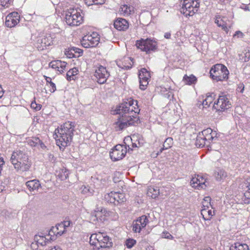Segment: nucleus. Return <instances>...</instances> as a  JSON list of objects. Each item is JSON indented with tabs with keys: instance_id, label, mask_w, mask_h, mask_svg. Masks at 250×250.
<instances>
[{
	"instance_id": "5701e85b",
	"label": "nucleus",
	"mask_w": 250,
	"mask_h": 250,
	"mask_svg": "<svg viewBox=\"0 0 250 250\" xmlns=\"http://www.w3.org/2000/svg\"><path fill=\"white\" fill-rule=\"evenodd\" d=\"M117 65L120 68L127 69L131 68L132 66V61L130 58L124 57L116 61Z\"/></svg>"
},
{
	"instance_id": "58836bf2",
	"label": "nucleus",
	"mask_w": 250,
	"mask_h": 250,
	"mask_svg": "<svg viewBox=\"0 0 250 250\" xmlns=\"http://www.w3.org/2000/svg\"><path fill=\"white\" fill-rule=\"evenodd\" d=\"M214 95L213 94L207 95L206 99L203 101L202 104L204 107H208L214 100Z\"/></svg>"
},
{
	"instance_id": "7ed1b4c3",
	"label": "nucleus",
	"mask_w": 250,
	"mask_h": 250,
	"mask_svg": "<svg viewBox=\"0 0 250 250\" xmlns=\"http://www.w3.org/2000/svg\"><path fill=\"white\" fill-rule=\"evenodd\" d=\"M10 161L16 171L20 172L29 171L32 165V161L28 155L20 150L13 152Z\"/></svg>"
},
{
	"instance_id": "f704fd0d",
	"label": "nucleus",
	"mask_w": 250,
	"mask_h": 250,
	"mask_svg": "<svg viewBox=\"0 0 250 250\" xmlns=\"http://www.w3.org/2000/svg\"><path fill=\"white\" fill-rule=\"evenodd\" d=\"M56 175L61 180H64L68 177V171L65 168H61L56 171Z\"/></svg>"
},
{
	"instance_id": "864d4df0",
	"label": "nucleus",
	"mask_w": 250,
	"mask_h": 250,
	"mask_svg": "<svg viewBox=\"0 0 250 250\" xmlns=\"http://www.w3.org/2000/svg\"><path fill=\"white\" fill-rule=\"evenodd\" d=\"M219 102V99H218L214 103V104L212 107V109L214 110L215 111H217L218 109L217 108L218 106V103Z\"/></svg>"
},
{
	"instance_id": "bf43d9fd",
	"label": "nucleus",
	"mask_w": 250,
	"mask_h": 250,
	"mask_svg": "<svg viewBox=\"0 0 250 250\" xmlns=\"http://www.w3.org/2000/svg\"><path fill=\"white\" fill-rule=\"evenodd\" d=\"M4 93V90L3 89L1 85L0 84V99L3 97Z\"/></svg>"
},
{
	"instance_id": "cd10ccee",
	"label": "nucleus",
	"mask_w": 250,
	"mask_h": 250,
	"mask_svg": "<svg viewBox=\"0 0 250 250\" xmlns=\"http://www.w3.org/2000/svg\"><path fill=\"white\" fill-rule=\"evenodd\" d=\"M26 186L30 191H34L39 189L41 184L39 180L35 179L27 181Z\"/></svg>"
},
{
	"instance_id": "774afa93",
	"label": "nucleus",
	"mask_w": 250,
	"mask_h": 250,
	"mask_svg": "<svg viewBox=\"0 0 250 250\" xmlns=\"http://www.w3.org/2000/svg\"><path fill=\"white\" fill-rule=\"evenodd\" d=\"M132 147H137V145L134 143H132Z\"/></svg>"
},
{
	"instance_id": "8fccbe9b",
	"label": "nucleus",
	"mask_w": 250,
	"mask_h": 250,
	"mask_svg": "<svg viewBox=\"0 0 250 250\" xmlns=\"http://www.w3.org/2000/svg\"><path fill=\"white\" fill-rule=\"evenodd\" d=\"M244 36V34L241 32L240 31H237L235 32V34L233 35V37H237L239 38H243Z\"/></svg>"
},
{
	"instance_id": "20e7f679",
	"label": "nucleus",
	"mask_w": 250,
	"mask_h": 250,
	"mask_svg": "<svg viewBox=\"0 0 250 250\" xmlns=\"http://www.w3.org/2000/svg\"><path fill=\"white\" fill-rule=\"evenodd\" d=\"M89 243L92 250H107L113 246L112 238L106 232L101 231L92 233Z\"/></svg>"
},
{
	"instance_id": "a19ab883",
	"label": "nucleus",
	"mask_w": 250,
	"mask_h": 250,
	"mask_svg": "<svg viewBox=\"0 0 250 250\" xmlns=\"http://www.w3.org/2000/svg\"><path fill=\"white\" fill-rule=\"evenodd\" d=\"M173 144V139L171 137L167 138L163 144V147L162 148L161 150V152L163 150L167 149L172 147Z\"/></svg>"
},
{
	"instance_id": "79ce46f5",
	"label": "nucleus",
	"mask_w": 250,
	"mask_h": 250,
	"mask_svg": "<svg viewBox=\"0 0 250 250\" xmlns=\"http://www.w3.org/2000/svg\"><path fill=\"white\" fill-rule=\"evenodd\" d=\"M85 3L88 6L93 4H103L105 3V0H84Z\"/></svg>"
},
{
	"instance_id": "603ef678",
	"label": "nucleus",
	"mask_w": 250,
	"mask_h": 250,
	"mask_svg": "<svg viewBox=\"0 0 250 250\" xmlns=\"http://www.w3.org/2000/svg\"><path fill=\"white\" fill-rule=\"evenodd\" d=\"M237 91L238 92H240L241 93H243V91L244 90V85L243 84L241 83V84H240L239 85H238V87L237 89Z\"/></svg>"
},
{
	"instance_id": "69168bd1",
	"label": "nucleus",
	"mask_w": 250,
	"mask_h": 250,
	"mask_svg": "<svg viewBox=\"0 0 250 250\" xmlns=\"http://www.w3.org/2000/svg\"><path fill=\"white\" fill-rule=\"evenodd\" d=\"M49 250H60L59 248H57L56 247H54V248H52Z\"/></svg>"
},
{
	"instance_id": "49530a36",
	"label": "nucleus",
	"mask_w": 250,
	"mask_h": 250,
	"mask_svg": "<svg viewBox=\"0 0 250 250\" xmlns=\"http://www.w3.org/2000/svg\"><path fill=\"white\" fill-rule=\"evenodd\" d=\"M11 0H0V6L3 7H8Z\"/></svg>"
},
{
	"instance_id": "6ab92c4d",
	"label": "nucleus",
	"mask_w": 250,
	"mask_h": 250,
	"mask_svg": "<svg viewBox=\"0 0 250 250\" xmlns=\"http://www.w3.org/2000/svg\"><path fill=\"white\" fill-rule=\"evenodd\" d=\"M20 16L18 12H13L9 14L6 17L5 25L8 27H15L20 22Z\"/></svg>"
},
{
	"instance_id": "39448f33",
	"label": "nucleus",
	"mask_w": 250,
	"mask_h": 250,
	"mask_svg": "<svg viewBox=\"0 0 250 250\" xmlns=\"http://www.w3.org/2000/svg\"><path fill=\"white\" fill-rule=\"evenodd\" d=\"M180 12L186 17H192L199 10L200 0H180Z\"/></svg>"
},
{
	"instance_id": "aec40b11",
	"label": "nucleus",
	"mask_w": 250,
	"mask_h": 250,
	"mask_svg": "<svg viewBox=\"0 0 250 250\" xmlns=\"http://www.w3.org/2000/svg\"><path fill=\"white\" fill-rule=\"evenodd\" d=\"M67 63L60 60L52 61L49 63V67L54 69L60 74H62L65 70Z\"/></svg>"
},
{
	"instance_id": "72a5a7b5",
	"label": "nucleus",
	"mask_w": 250,
	"mask_h": 250,
	"mask_svg": "<svg viewBox=\"0 0 250 250\" xmlns=\"http://www.w3.org/2000/svg\"><path fill=\"white\" fill-rule=\"evenodd\" d=\"M220 81L227 80L229 74L227 67L224 64L220 63Z\"/></svg>"
},
{
	"instance_id": "ea45409f",
	"label": "nucleus",
	"mask_w": 250,
	"mask_h": 250,
	"mask_svg": "<svg viewBox=\"0 0 250 250\" xmlns=\"http://www.w3.org/2000/svg\"><path fill=\"white\" fill-rule=\"evenodd\" d=\"M231 27V23L229 21L228 22L224 21L222 20L221 22L220 21V27L225 32V34H228Z\"/></svg>"
},
{
	"instance_id": "2eb2a0df",
	"label": "nucleus",
	"mask_w": 250,
	"mask_h": 250,
	"mask_svg": "<svg viewBox=\"0 0 250 250\" xmlns=\"http://www.w3.org/2000/svg\"><path fill=\"white\" fill-rule=\"evenodd\" d=\"M105 198L108 202L115 205L116 203H122L126 201L124 193L114 191H111L105 195Z\"/></svg>"
},
{
	"instance_id": "c9c22d12",
	"label": "nucleus",
	"mask_w": 250,
	"mask_h": 250,
	"mask_svg": "<svg viewBox=\"0 0 250 250\" xmlns=\"http://www.w3.org/2000/svg\"><path fill=\"white\" fill-rule=\"evenodd\" d=\"M230 250H249V249L246 244L235 243L231 246Z\"/></svg>"
},
{
	"instance_id": "f8f14e48",
	"label": "nucleus",
	"mask_w": 250,
	"mask_h": 250,
	"mask_svg": "<svg viewBox=\"0 0 250 250\" xmlns=\"http://www.w3.org/2000/svg\"><path fill=\"white\" fill-rule=\"evenodd\" d=\"M127 152V148L125 146L117 145L110 151V158L113 161H117L122 159L125 157Z\"/></svg>"
},
{
	"instance_id": "4c0bfd02",
	"label": "nucleus",
	"mask_w": 250,
	"mask_h": 250,
	"mask_svg": "<svg viewBox=\"0 0 250 250\" xmlns=\"http://www.w3.org/2000/svg\"><path fill=\"white\" fill-rule=\"evenodd\" d=\"M26 142L28 145L32 147H35L39 145L40 139L39 137H32L26 139Z\"/></svg>"
},
{
	"instance_id": "3c124183",
	"label": "nucleus",
	"mask_w": 250,
	"mask_h": 250,
	"mask_svg": "<svg viewBox=\"0 0 250 250\" xmlns=\"http://www.w3.org/2000/svg\"><path fill=\"white\" fill-rule=\"evenodd\" d=\"M250 59V51H248L245 54L244 61L247 62Z\"/></svg>"
},
{
	"instance_id": "423d86ee",
	"label": "nucleus",
	"mask_w": 250,
	"mask_h": 250,
	"mask_svg": "<svg viewBox=\"0 0 250 250\" xmlns=\"http://www.w3.org/2000/svg\"><path fill=\"white\" fill-rule=\"evenodd\" d=\"M65 21L70 26H78L84 22L82 13L76 9L70 8L65 12Z\"/></svg>"
},
{
	"instance_id": "0e129e2a",
	"label": "nucleus",
	"mask_w": 250,
	"mask_h": 250,
	"mask_svg": "<svg viewBox=\"0 0 250 250\" xmlns=\"http://www.w3.org/2000/svg\"><path fill=\"white\" fill-rule=\"evenodd\" d=\"M222 0H220V2L222 1ZM230 1V0H223V2H224L225 4H227L229 3Z\"/></svg>"
},
{
	"instance_id": "9d476101",
	"label": "nucleus",
	"mask_w": 250,
	"mask_h": 250,
	"mask_svg": "<svg viewBox=\"0 0 250 250\" xmlns=\"http://www.w3.org/2000/svg\"><path fill=\"white\" fill-rule=\"evenodd\" d=\"M210 197H205L202 201L201 214L205 220H210L215 214L214 209L210 204Z\"/></svg>"
},
{
	"instance_id": "6e6552de",
	"label": "nucleus",
	"mask_w": 250,
	"mask_h": 250,
	"mask_svg": "<svg viewBox=\"0 0 250 250\" xmlns=\"http://www.w3.org/2000/svg\"><path fill=\"white\" fill-rule=\"evenodd\" d=\"M111 213L110 211L104 208H98L91 212L90 220L95 224L98 223H103L108 219Z\"/></svg>"
},
{
	"instance_id": "6e6d98bb",
	"label": "nucleus",
	"mask_w": 250,
	"mask_h": 250,
	"mask_svg": "<svg viewBox=\"0 0 250 250\" xmlns=\"http://www.w3.org/2000/svg\"><path fill=\"white\" fill-rule=\"evenodd\" d=\"M132 140V139L130 137H125L124 140V143L125 144V146H127L128 147H129V145L127 144V142H129Z\"/></svg>"
},
{
	"instance_id": "dca6fc26",
	"label": "nucleus",
	"mask_w": 250,
	"mask_h": 250,
	"mask_svg": "<svg viewBox=\"0 0 250 250\" xmlns=\"http://www.w3.org/2000/svg\"><path fill=\"white\" fill-rule=\"evenodd\" d=\"M149 222L146 216L142 215L134 221L132 224V230L135 233H140Z\"/></svg>"
},
{
	"instance_id": "393cba45",
	"label": "nucleus",
	"mask_w": 250,
	"mask_h": 250,
	"mask_svg": "<svg viewBox=\"0 0 250 250\" xmlns=\"http://www.w3.org/2000/svg\"><path fill=\"white\" fill-rule=\"evenodd\" d=\"M83 50L76 47H71L66 49L64 54L67 58H73L79 57L82 55Z\"/></svg>"
},
{
	"instance_id": "7c9ffc66",
	"label": "nucleus",
	"mask_w": 250,
	"mask_h": 250,
	"mask_svg": "<svg viewBox=\"0 0 250 250\" xmlns=\"http://www.w3.org/2000/svg\"><path fill=\"white\" fill-rule=\"evenodd\" d=\"M78 73V69L76 67H73L67 72L66 79L69 81H74L77 79Z\"/></svg>"
},
{
	"instance_id": "052dcab7",
	"label": "nucleus",
	"mask_w": 250,
	"mask_h": 250,
	"mask_svg": "<svg viewBox=\"0 0 250 250\" xmlns=\"http://www.w3.org/2000/svg\"><path fill=\"white\" fill-rule=\"evenodd\" d=\"M164 37L166 39H169L171 37V33L170 32H166L165 33Z\"/></svg>"
},
{
	"instance_id": "c03bdc74",
	"label": "nucleus",
	"mask_w": 250,
	"mask_h": 250,
	"mask_svg": "<svg viewBox=\"0 0 250 250\" xmlns=\"http://www.w3.org/2000/svg\"><path fill=\"white\" fill-rule=\"evenodd\" d=\"M42 105L41 104H37L35 100L31 104V107L35 111H39L42 108Z\"/></svg>"
},
{
	"instance_id": "c85d7f7f",
	"label": "nucleus",
	"mask_w": 250,
	"mask_h": 250,
	"mask_svg": "<svg viewBox=\"0 0 250 250\" xmlns=\"http://www.w3.org/2000/svg\"><path fill=\"white\" fill-rule=\"evenodd\" d=\"M183 82L186 85H190L195 84L197 82V78L193 74L188 75L185 74L182 80Z\"/></svg>"
},
{
	"instance_id": "412c9836",
	"label": "nucleus",
	"mask_w": 250,
	"mask_h": 250,
	"mask_svg": "<svg viewBox=\"0 0 250 250\" xmlns=\"http://www.w3.org/2000/svg\"><path fill=\"white\" fill-rule=\"evenodd\" d=\"M129 22L125 19L118 18L114 20V27L119 31H125L129 28Z\"/></svg>"
},
{
	"instance_id": "0eeeda50",
	"label": "nucleus",
	"mask_w": 250,
	"mask_h": 250,
	"mask_svg": "<svg viewBox=\"0 0 250 250\" xmlns=\"http://www.w3.org/2000/svg\"><path fill=\"white\" fill-rule=\"evenodd\" d=\"M135 45L138 49H140L142 51L149 54L157 49V42L149 38L141 39L136 41Z\"/></svg>"
},
{
	"instance_id": "f3484780",
	"label": "nucleus",
	"mask_w": 250,
	"mask_h": 250,
	"mask_svg": "<svg viewBox=\"0 0 250 250\" xmlns=\"http://www.w3.org/2000/svg\"><path fill=\"white\" fill-rule=\"evenodd\" d=\"M243 187L245 192L244 193L241 199L239 198L240 195L238 196V202L240 204H250V178H247L245 180Z\"/></svg>"
},
{
	"instance_id": "37998d69",
	"label": "nucleus",
	"mask_w": 250,
	"mask_h": 250,
	"mask_svg": "<svg viewBox=\"0 0 250 250\" xmlns=\"http://www.w3.org/2000/svg\"><path fill=\"white\" fill-rule=\"evenodd\" d=\"M136 244V240L133 238H128L125 241V246L128 249L132 248Z\"/></svg>"
},
{
	"instance_id": "338daca9",
	"label": "nucleus",
	"mask_w": 250,
	"mask_h": 250,
	"mask_svg": "<svg viewBox=\"0 0 250 250\" xmlns=\"http://www.w3.org/2000/svg\"><path fill=\"white\" fill-rule=\"evenodd\" d=\"M215 22L219 26V20H218L217 17H216Z\"/></svg>"
},
{
	"instance_id": "4468645a",
	"label": "nucleus",
	"mask_w": 250,
	"mask_h": 250,
	"mask_svg": "<svg viewBox=\"0 0 250 250\" xmlns=\"http://www.w3.org/2000/svg\"><path fill=\"white\" fill-rule=\"evenodd\" d=\"M140 83V88L142 90L146 89L150 79V73L145 68H141L138 74Z\"/></svg>"
},
{
	"instance_id": "a18cd8bd",
	"label": "nucleus",
	"mask_w": 250,
	"mask_h": 250,
	"mask_svg": "<svg viewBox=\"0 0 250 250\" xmlns=\"http://www.w3.org/2000/svg\"><path fill=\"white\" fill-rule=\"evenodd\" d=\"M46 86L48 87V90L50 93H54L56 90V86L53 82L50 83Z\"/></svg>"
},
{
	"instance_id": "5fc2aeb1",
	"label": "nucleus",
	"mask_w": 250,
	"mask_h": 250,
	"mask_svg": "<svg viewBox=\"0 0 250 250\" xmlns=\"http://www.w3.org/2000/svg\"><path fill=\"white\" fill-rule=\"evenodd\" d=\"M5 164V161L3 158L0 157V169L2 170L3 166Z\"/></svg>"
},
{
	"instance_id": "b1692460",
	"label": "nucleus",
	"mask_w": 250,
	"mask_h": 250,
	"mask_svg": "<svg viewBox=\"0 0 250 250\" xmlns=\"http://www.w3.org/2000/svg\"><path fill=\"white\" fill-rule=\"evenodd\" d=\"M50 235L49 234L45 236L36 235L35 237V242L32 243L31 247H33L34 245H40L41 246L46 245L50 242V239H51Z\"/></svg>"
},
{
	"instance_id": "4d7b16f0",
	"label": "nucleus",
	"mask_w": 250,
	"mask_h": 250,
	"mask_svg": "<svg viewBox=\"0 0 250 250\" xmlns=\"http://www.w3.org/2000/svg\"><path fill=\"white\" fill-rule=\"evenodd\" d=\"M43 77L44 78L46 82V85L49 83L51 82H52L51 78L49 77H47L46 76L44 75Z\"/></svg>"
},
{
	"instance_id": "a878e982",
	"label": "nucleus",
	"mask_w": 250,
	"mask_h": 250,
	"mask_svg": "<svg viewBox=\"0 0 250 250\" xmlns=\"http://www.w3.org/2000/svg\"><path fill=\"white\" fill-rule=\"evenodd\" d=\"M220 103L221 105H220V107L221 109H220V111L228 110L231 107V102L226 95H220Z\"/></svg>"
},
{
	"instance_id": "680f3d73",
	"label": "nucleus",
	"mask_w": 250,
	"mask_h": 250,
	"mask_svg": "<svg viewBox=\"0 0 250 250\" xmlns=\"http://www.w3.org/2000/svg\"><path fill=\"white\" fill-rule=\"evenodd\" d=\"M39 145H40L42 149H45L46 147L44 144L41 140L40 142L39 143Z\"/></svg>"
},
{
	"instance_id": "4be33fe9",
	"label": "nucleus",
	"mask_w": 250,
	"mask_h": 250,
	"mask_svg": "<svg viewBox=\"0 0 250 250\" xmlns=\"http://www.w3.org/2000/svg\"><path fill=\"white\" fill-rule=\"evenodd\" d=\"M119 12L121 15L128 17L134 14L135 8L130 4H124L121 5Z\"/></svg>"
},
{
	"instance_id": "c756f323",
	"label": "nucleus",
	"mask_w": 250,
	"mask_h": 250,
	"mask_svg": "<svg viewBox=\"0 0 250 250\" xmlns=\"http://www.w3.org/2000/svg\"><path fill=\"white\" fill-rule=\"evenodd\" d=\"M195 144L196 146L199 147H202L205 146H207V147L209 148V144L205 139H204L203 135L201 134L200 132L198 134L196 137ZM209 149V148H208V149Z\"/></svg>"
},
{
	"instance_id": "bb28decb",
	"label": "nucleus",
	"mask_w": 250,
	"mask_h": 250,
	"mask_svg": "<svg viewBox=\"0 0 250 250\" xmlns=\"http://www.w3.org/2000/svg\"><path fill=\"white\" fill-rule=\"evenodd\" d=\"M65 231L66 230L64 227H62V225L59 223L56 225L55 227H53L49 232L51 236L52 235V233H53V235L58 236L62 235Z\"/></svg>"
},
{
	"instance_id": "e433bc0d",
	"label": "nucleus",
	"mask_w": 250,
	"mask_h": 250,
	"mask_svg": "<svg viewBox=\"0 0 250 250\" xmlns=\"http://www.w3.org/2000/svg\"><path fill=\"white\" fill-rule=\"evenodd\" d=\"M53 40L50 34L46 35L42 40V43L45 46H49L53 44Z\"/></svg>"
},
{
	"instance_id": "2f4dec72",
	"label": "nucleus",
	"mask_w": 250,
	"mask_h": 250,
	"mask_svg": "<svg viewBox=\"0 0 250 250\" xmlns=\"http://www.w3.org/2000/svg\"><path fill=\"white\" fill-rule=\"evenodd\" d=\"M209 74L210 77L213 81H219V64H216L211 67Z\"/></svg>"
},
{
	"instance_id": "a211bd4d",
	"label": "nucleus",
	"mask_w": 250,
	"mask_h": 250,
	"mask_svg": "<svg viewBox=\"0 0 250 250\" xmlns=\"http://www.w3.org/2000/svg\"><path fill=\"white\" fill-rule=\"evenodd\" d=\"M207 178L201 175H195L190 181L191 186L197 189H205L207 187Z\"/></svg>"
},
{
	"instance_id": "9b49d317",
	"label": "nucleus",
	"mask_w": 250,
	"mask_h": 250,
	"mask_svg": "<svg viewBox=\"0 0 250 250\" xmlns=\"http://www.w3.org/2000/svg\"><path fill=\"white\" fill-rule=\"evenodd\" d=\"M207 142L209 144L210 150L217 151L218 149V139L216 136H213L212 130L210 128L204 129L200 132Z\"/></svg>"
},
{
	"instance_id": "473e14b6",
	"label": "nucleus",
	"mask_w": 250,
	"mask_h": 250,
	"mask_svg": "<svg viewBox=\"0 0 250 250\" xmlns=\"http://www.w3.org/2000/svg\"><path fill=\"white\" fill-rule=\"evenodd\" d=\"M160 194V190L158 188L149 187L147 190V195L152 199H156Z\"/></svg>"
},
{
	"instance_id": "de8ad7c7",
	"label": "nucleus",
	"mask_w": 250,
	"mask_h": 250,
	"mask_svg": "<svg viewBox=\"0 0 250 250\" xmlns=\"http://www.w3.org/2000/svg\"><path fill=\"white\" fill-rule=\"evenodd\" d=\"M163 237L165 238L169 239H173V236L170 234L168 231H164L162 233Z\"/></svg>"
},
{
	"instance_id": "f03ea898",
	"label": "nucleus",
	"mask_w": 250,
	"mask_h": 250,
	"mask_svg": "<svg viewBox=\"0 0 250 250\" xmlns=\"http://www.w3.org/2000/svg\"><path fill=\"white\" fill-rule=\"evenodd\" d=\"M75 124L72 122H66L55 129L54 138L60 149L63 150L70 146L74 136Z\"/></svg>"
},
{
	"instance_id": "13d9d810",
	"label": "nucleus",
	"mask_w": 250,
	"mask_h": 250,
	"mask_svg": "<svg viewBox=\"0 0 250 250\" xmlns=\"http://www.w3.org/2000/svg\"><path fill=\"white\" fill-rule=\"evenodd\" d=\"M227 176V173L224 171L220 170V178H221V177H225Z\"/></svg>"
},
{
	"instance_id": "09e8293b",
	"label": "nucleus",
	"mask_w": 250,
	"mask_h": 250,
	"mask_svg": "<svg viewBox=\"0 0 250 250\" xmlns=\"http://www.w3.org/2000/svg\"><path fill=\"white\" fill-rule=\"evenodd\" d=\"M60 224L62 225V227H64V229L66 230V228L70 226L71 222L70 221L66 220L61 222Z\"/></svg>"
},
{
	"instance_id": "ddd939ff",
	"label": "nucleus",
	"mask_w": 250,
	"mask_h": 250,
	"mask_svg": "<svg viewBox=\"0 0 250 250\" xmlns=\"http://www.w3.org/2000/svg\"><path fill=\"white\" fill-rule=\"evenodd\" d=\"M94 75L99 83L103 84L106 82L110 74L105 67L99 65L96 67Z\"/></svg>"
},
{
	"instance_id": "e2e57ef3",
	"label": "nucleus",
	"mask_w": 250,
	"mask_h": 250,
	"mask_svg": "<svg viewBox=\"0 0 250 250\" xmlns=\"http://www.w3.org/2000/svg\"><path fill=\"white\" fill-rule=\"evenodd\" d=\"M241 8L244 9L245 11L249 10V7L247 5H243Z\"/></svg>"
},
{
	"instance_id": "f257e3e1",
	"label": "nucleus",
	"mask_w": 250,
	"mask_h": 250,
	"mask_svg": "<svg viewBox=\"0 0 250 250\" xmlns=\"http://www.w3.org/2000/svg\"><path fill=\"white\" fill-rule=\"evenodd\" d=\"M138 104L137 100L130 98L117 105L115 111L119 115V117L113 124L116 131L138 124L139 122L138 114L140 110Z\"/></svg>"
},
{
	"instance_id": "1a4fd4ad",
	"label": "nucleus",
	"mask_w": 250,
	"mask_h": 250,
	"mask_svg": "<svg viewBox=\"0 0 250 250\" xmlns=\"http://www.w3.org/2000/svg\"><path fill=\"white\" fill-rule=\"evenodd\" d=\"M100 41V35L96 32H93L84 35L81 42L83 47L89 48L96 47L99 44Z\"/></svg>"
}]
</instances>
